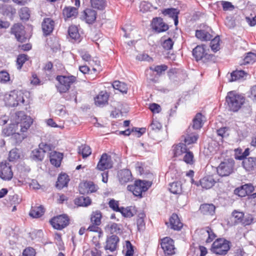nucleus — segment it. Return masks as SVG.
I'll list each match as a JSON object with an SVG mask.
<instances>
[{
  "mask_svg": "<svg viewBox=\"0 0 256 256\" xmlns=\"http://www.w3.org/2000/svg\"><path fill=\"white\" fill-rule=\"evenodd\" d=\"M12 121L16 126L18 132L20 134H18L19 137L22 136L24 140L27 138L28 130L32 126L34 120L29 116L22 111L16 112L13 116Z\"/></svg>",
  "mask_w": 256,
  "mask_h": 256,
  "instance_id": "1",
  "label": "nucleus"
},
{
  "mask_svg": "<svg viewBox=\"0 0 256 256\" xmlns=\"http://www.w3.org/2000/svg\"><path fill=\"white\" fill-rule=\"evenodd\" d=\"M245 102V98L236 91H230L226 96V104L230 111L238 112Z\"/></svg>",
  "mask_w": 256,
  "mask_h": 256,
  "instance_id": "2",
  "label": "nucleus"
},
{
  "mask_svg": "<svg viewBox=\"0 0 256 256\" xmlns=\"http://www.w3.org/2000/svg\"><path fill=\"white\" fill-rule=\"evenodd\" d=\"M56 80L58 82L56 88L60 94L68 92L72 86L77 82L76 77L71 74L58 75Z\"/></svg>",
  "mask_w": 256,
  "mask_h": 256,
  "instance_id": "3",
  "label": "nucleus"
},
{
  "mask_svg": "<svg viewBox=\"0 0 256 256\" xmlns=\"http://www.w3.org/2000/svg\"><path fill=\"white\" fill-rule=\"evenodd\" d=\"M235 162L232 158H228L220 162L216 168V172L221 177L229 176L234 172Z\"/></svg>",
  "mask_w": 256,
  "mask_h": 256,
  "instance_id": "4",
  "label": "nucleus"
},
{
  "mask_svg": "<svg viewBox=\"0 0 256 256\" xmlns=\"http://www.w3.org/2000/svg\"><path fill=\"white\" fill-rule=\"evenodd\" d=\"M230 249V242L224 238H217L210 249L212 252L218 255H225Z\"/></svg>",
  "mask_w": 256,
  "mask_h": 256,
  "instance_id": "5",
  "label": "nucleus"
},
{
  "mask_svg": "<svg viewBox=\"0 0 256 256\" xmlns=\"http://www.w3.org/2000/svg\"><path fill=\"white\" fill-rule=\"evenodd\" d=\"M151 184L150 182L148 181L136 180L134 184L128 185L127 189L134 196L142 197V193L146 192L151 186Z\"/></svg>",
  "mask_w": 256,
  "mask_h": 256,
  "instance_id": "6",
  "label": "nucleus"
},
{
  "mask_svg": "<svg viewBox=\"0 0 256 256\" xmlns=\"http://www.w3.org/2000/svg\"><path fill=\"white\" fill-rule=\"evenodd\" d=\"M2 134L4 136H11L12 140L16 144H19L24 140L22 136H18L20 134L16 126L12 122L4 127L2 130Z\"/></svg>",
  "mask_w": 256,
  "mask_h": 256,
  "instance_id": "7",
  "label": "nucleus"
},
{
  "mask_svg": "<svg viewBox=\"0 0 256 256\" xmlns=\"http://www.w3.org/2000/svg\"><path fill=\"white\" fill-rule=\"evenodd\" d=\"M10 32L11 34L14 35L16 40L20 43L26 42L28 40L25 27L20 23L14 24L10 28Z\"/></svg>",
  "mask_w": 256,
  "mask_h": 256,
  "instance_id": "8",
  "label": "nucleus"
},
{
  "mask_svg": "<svg viewBox=\"0 0 256 256\" xmlns=\"http://www.w3.org/2000/svg\"><path fill=\"white\" fill-rule=\"evenodd\" d=\"M70 219L66 214H60L54 216L50 220L52 228L57 230H62L70 224Z\"/></svg>",
  "mask_w": 256,
  "mask_h": 256,
  "instance_id": "9",
  "label": "nucleus"
},
{
  "mask_svg": "<svg viewBox=\"0 0 256 256\" xmlns=\"http://www.w3.org/2000/svg\"><path fill=\"white\" fill-rule=\"evenodd\" d=\"M198 138V134L194 132L190 126L186 130L180 137L182 143L187 148L188 146L190 148V146L196 144Z\"/></svg>",
  "mask_w": 256,
  "mask_h": 256,
  "instance_id": "10",
  "label": "nucleus"
},
{
  "mask_svg": "<svg viewBox=\"0 0 256 256\" xmlns=\"http://www.w3.org/2000/svg\"><path fill=\"white\" fill-rule=\"evenodd\" d=\"M24 93L22 90H14L10 92L8 98V103L10 106H16L24 104Z\"/></svg>",
  "mask_w": 256,
  "mask_h": 256,
  "instance_id": "11",
  "label": "nucleus"
},
{
  "mask_svg": "<svg viewBox=\"0 0 256 256\" xmlns=\"http://www.w3.org/2000/svg\"><path fill=\"white\" fill-rule=\"evenodd\" d=\"M12 165L7 160L0 162V178L4 180H10L13 177Z\"/></svg>",
  "mask_w": 256,
  "mask_h": 256,
  "instance_id": "12",
  "label": "nucleus"
},
{
  "mask_svg": "<svg viewBox=\"0 0 256 256\" xmlns=\"http://www.w3.org/2000/svg\"><path fill=\"white\" fill-rule=\"evenodd\" d=\"M113 167V162L111 156L106 153H104L96 165V168L100 171L110 169Z\"/></svg>",
  "mask_w": 256,
  "mask_h": 256,
  "instance_id": "13",
  "label": "nucleus"
},
{
  "mask_svg": "<svg viewBox=\"0 0 256 256\" xmlns=\"http://www.w3.org/2000/svg\"><path fill=\"white\" fill-rule=\"evenodd\" d=\"M98 187L92 181L81 182L78 186V190L82 194H88L96 192Z\"/></svg>",
  "mask_w": 256,
  "mask_h": 256,
  "instance_id": "14",
  "label": "nucleus"
},
{
  "mask_svg": "<svg viewBox=\"0 0 256 256\" xmlns=\"http://www.w3.org/2000/svg\"><path fill=\"white\" fill-rule=\"evenodd\" d=\"M198 232L199 238L202 240H204L206 243H210L216 237L213 230L209 226L202 228Z\"/></svg>",
  "mask_w": 256,
  "mask_h": 256,
  "instance_id": "15",
  "label": "nucleus"
},
{
  "mask_svg": "<svg viewBox=\"0 0 256 256\" xmlns=\"http://www.w3.org/2000/svg\"><path fill=\"white\" fill-rule=\"evenodd\" d=\"M218 182H220V180L216 178L214 174L206 175L204 176L199 181L200 184L202 188L206 190L210 189L214 186L216 183Z\"/></svg>",
  "mask_w": 256,
  "mask_h": 256,
  "instance_id": "16",
  "label": "nucleus"
},
{
  "mask_svg": "<svg viewBox=\"0 0 256 256\" xmlns=\"http://www.w3.org/2000/svg\"><path fill=\"white\" fill-rule=\"evenodd\" d=\"M160 246L166 254L172 255L175 253L174 241L170 237H165L160 240Z\"/></svg>",
  "mask_w": 256,
  "mask_h": 256,
  "instance_id": "17",
  "label": "nucleus"
},
{
  "mask_svg": "<svg viewBox=\"0 0 256 256\" xmlns=\"http://www.w3.org/2000/svg\"><path fill=\"white\" fill-rule=\"evenodd\" d=\"M117 178L119 182L122 185H125L133 180L132 172L128 169H122L118 171Z\"/></svg>",
  "mask_w": 256,
  "mask_h": 256,
  "instance_id": "18",
  "label": "nucleus"
},
{
  "mask_svg": "<svg viewBox=\"0 0 256 256\" xmlns=\"http://www.w3.org/2000/svg\"><path fill=\"white\" fill-rule=\"evenodd\" d=\"M166 224L168 227L174 230H180L183 224L181 222L178 214L174 213L172 214L169 218V222H166Z\"/></svg>",
  "mask_w": 256,
  "mask_h": 256,
  "instance_id": "19",
  "label": "nucleus"
},
{
  "mask_svg": "<svg viewBox=\"0 0 256 256\" xmlns=\"http://www.w3.org/2000/svg\"><path fill=\"white\" fill-rule=\"evenodd\" d=\"M97 12L92 8H86L82 14V19L88 24H92L96 22Z\"/></svg>",
  "mask_w": 256,
  "mask_h": 256,
  "instance_id": "20",
  "label": "nucleus"
},
{
  "mask_svg": "<svg viewBox=\"0 0 256 256\" xmlns=\"http://www.w3.org/2000/svg\"><path fill=\"white\" fill-rule=\"evenodd\" d=\"M254 190V186L250 184H246L235 189L234 194L240 197H244L250 194Z\"/></svg>",
  "mask_w": 256,
  "mask_h": 256,
  "instance_id": "21",
  "label": "nucleus"
},
{
  "mask_svg": "<svg viewBox=\"0 0 256 256\" xmlns=\"http://www.w3.org/2000/svg\"><path fill=\"white\" fill-rule=\"evenodd\" d=\"M152 25V28L158 32H165L168 29V26L165 24L162 18H154Z\"/></svg>",
  "mask_w": 256,
  "mask_h": 256,
  "instance_id": "22",
  "label": "nucleus"
},
{
  "mask_svg": "<svg viewBox=\"0 0 256 256\" xmlns=\"http://www.w3.org/2000/svg\"><path fill=\"white\" fill-rule=\"evenodd\" d=\"M120 242V238L116 235H112L108 236L106 240V244L104 248L106 250H109L110 252H114L116 250L118 243Z\"/></svg>",
  "mask_w": 256,
  "mask_h": 256,
  "instance_id": "23",
  "label": "nucleus"
},
{
  "mask_svg": "<svg viewBox=\"0 0 256 256\" xmlns=\"http://www.w3.org/2000/svg\"><path fill=\"white\" fill-rule=\"evenodd\" d=\"M54 22L50 18H44L42 24V30L44 36L50 35L53 31Z\"/></svg>",
  "mask_w": 256,
  "mask_h": 256,
  "instance_id": "24",
  "label": "nucleus"
},
{
  "mask_svg": "<svg viewBox=\"0 0 256 256\" xmlns=\"http://www.w3.org/2000/svg\"><path fill=\"white\" fill-rule=\"evenodd\" d=\"M63 156L62 153L55 150L52 151L49 154V158L51 164L56 168L60 167L63 158Z\"/></svg>",
  "mask_w": 256,
  "mask_h": 256,
  "instance_id": "25",
  "label": "nucleus"
},
{
  "mask_svg": "<svg viewBox=\"0 0 256 256\" xmlns=\"http://www.w3.org/2000/svg\"><path fill=\"white\" fill-rule=\"evenodd\" d=\"M105 230L112 235H116L122 234L123 228L122 224L112 222L106 226Z\"/></svg>",
  "mask_w": 256,
  "mask_h": 256,
  "instance_id": "26",
  "label": "nucleus"
},
{
  "mask_svg": "<svg viewBox=\"0 0 256 256\" xmlns=\"http://www.w3.org/2000/svg\"><path fill=\"white\" fill-rule=\"evenodd\" d=\"M242 166L248 172H252L255 170L256 169V158L249 157L244 159Z\"/></svg>",
  "mask_w": 256,
  "mask_h": 256,
  "instance_id": "27",
  "label": "nucleus"
},
{
  "mask_svg": "<svg viewBox=\"0 0 256 256\" xmlns=\"http://www.w3.org/2000/svg\"><path fill=\"white\" fill-rule=\"evenodd\" d=\"M0 10L3 16L12 19L16 13V9L12 5L3 4L0 8Z\"/></svg>",
  "mask_w": 256,
  "mask_h": 256,
  "instance_id": "28",
  "label": "nucleus"
},
{
  "mask_svg": "<svg viewBox=\"0 0 256 256\" xmlns=\"http://www.w3.org/2000/svg\"><path fill=\"white\" fill-rule=\"evenodd\" d=\"M216 207L212 204H203L200 206L199 211L204 214L206 216H212L215 213Z\"/></svg>",
  "mask_w": 256,
  "mask_h": 256,
  "instance_id": "29",
  "label": "nucleus"
},
{
  "mask_svg": "<svg viewBox=\"0 0 256 256\" xmlns=\"http://www.w3.org/2000/svg\"><path fill=\"white\" fill-rule=\"evenodd\" d=\"M109 95L106 91H101L94 98L95 104L99 106H102L108 103Z\"/></svg>",
  "mask_w": 256,
  "mask_h": 256,
  "instance_id": "30",
  "label": "nucleus"
},
{
  "mask_svg": "<svg viewBox=\"0 0 256 256\" xmlns=\"http://www.w3.org/2000/svg\"><path fill=\"white\" fill-rule=\"evenodd\" d=\"M188 148L182 142L174 145L172 149L173 156L176 158L182 156L184 154L186 151L188 150Z\"/></svg>",
  "mask_w": 256,
  "mask_h": 256,
  "instance_id": "31",
  "label": "nucleus"
},
{
  "mask_svg": "<svg viewBox=\"0 0 256 256\" xmlns=\"http://www.w3.org/2000/svg\"><path fill=\"white\" fill-rule=\"evenodd\" d=\"M44 212L45 209L42 206H32L29 215L33 218H39L44 214Z\"/></svg>",
  "mask_w": 256,
  "mask_h": 256,
  "instance_id": "32",
  "label": "nucleus"
},
{
  "mask_svg": "<svg viewBox=\"0 0 256 256\" xmlns=\"http://www.w3.org/2000/svg\"><path fill=\"white\" fill-rule=\"evenodd\" d=\"M162 14L164 16H168L174 20V24L176 26L178 24V14L179 12L174 8H168L164 9L162 10Z\"/></svg>",
  "mask_w": 256,
  "mask_h": 256,
  "instance_id": "33",
  "label": "nucleus"
},
{
  "mask_svg": "<svg viewBox=\"0 0 256 256\" xmlns=\"http://www.w3.org/2000/svg\"><path fill=\"white\" fill-rule=\"evenodd\" d=\"M206 52L204 45L197 46L192 50L193 56L196 61L202 60Z\"/></svg>",
  "mask_w": 256,
  "mask_h": 256,
  "instance_id": "34",
  "label": "nucleus"
},
{
  "mask_svg": "<svg viewBox=\"0 0 256 256\" xmlns=\"http://www.w3.org/2000/svg\"><path fill=\"white\" fill-rule=\"evenodd\" d=\"M196 36L202 41H208L212 40L213 36L207 31L204 30H196Z\"/></svg>",
  "mask_w": 256,
  "mask_h": 256,
  "instance_id": "35",
  "label": "nucleus"
},
{
  "mask_svg": "<svg viewBox=\"0 0 256 256\" xmlns=\"http://www.w3.org/2000/svg\"><path fill=\"white\" fill-rule=\"evenodd\" d=\"M204 116L201 113H198L192 120V128L194 130H200L204 124L203 118Z\"/></svg>",
  "mask_w": 256,
  "mask_h": 256,
  "instance_id": "36",
  "label": "nucleus"
},
{
  "mask_svg": "<svg viewBox=\"0 0 256 256\" xmlns=\"http://www.w3.org/2000/svg\"><path fill=\"white\" fill-rule=\"evenodd\" d=\"M69 180L68 176L66 174H60L58 178L56 186L58 188H62L68 186Z\"/></svg>",
  "mask_w": 256,
  "mask_h": 256,
  "instance_id": "37",
  "label": "nucleus"
},
{
  "mask_svg": "<svg viewBox=\"0 0 256 256\" xmlns=\"http://www.w3.org/2000/svg\"><path fill=\"white\" fill-rule=\"evenodd\" d=\"M182 160L187 164L190 166L194 164L195 163L194 154L188 148L184 152Z\"/></svg>",
  "mask_w": 256,
  "mask_h": 256,
  "instance_id": "38",
  "label": "nucleus"
},
{
  "mask_svg": "<svg viewBox=\"0 0 256 256\" xmlns=\"http://www.w3.org/2000/svg\"><path fill=\"white\" fill-rule=\"evenodd\" d=\"M102 217V214L100 210H96L92 212L90 214V222L92 224L100 225Z\"/></svg>",
  "mask_w": 256,
  "mask_h": 256,
  "instance_id": "39",
  "label": "nucleus"
},
{
  "mask_svg": "<svg viewBox=\"0 0 256 256\" xmlns=\"http://www.w3.org/2000/svg\"><path fill=\"white\" fill-rule=\"evenodd\" d=\"M78 14V8L74 7H66L63 10V15L66 18L76 17Z\"/></svg>",
  "mask_w": 256,
  "mask_h": 256,
  "instance_id": "40",
  "label": "nucleus"
},
{
  "mask_svg": "<svg viewBox=\"0 0 256 256\" xmlns=\"http://www.w3.org/2000/svg\"><path fill=\"white\" fill-rule=\"evenodd\" d=\"M30 57L26 54H20L18 56L16 65L18 70H20L23 66L24 64L26 62L29 60Z\"/></svg>",
  "mask_w": 256,
  "mask_h": 256,
  "instance_id": "41",
  "label": "nucleus"
},
{
  "mask_svg": "<svg viewBox=\"0 0 256 256\" xmlns=\"http://www.w3.org/2000/svg\"><path fill=\"white\" fill-rule=\"evenodd\" d=\"M112 85L114 89L119 90L122 94L127 93L128 88L127 85L125 83L118 80H115L113 82Z\"/></svg>",
  "mask_w": 256,
  "mask_h": 256,
  "instance_id": "42",
  "label": "nucleus"
},
{
  "mask_svg": "<svg viewBox=\"0 0 256 256\" xmlns=\"http://www.w3.org/2000/svg\"><path fill=\"white\" fill-rule=\"evenodd\" d=\"M169 190L170 192L180 194L182 193V186L180 182H174L170 184Z\"/></svg>",
  "mask_w": 256,
  "mask_h": 256,
  "instance_id": "43",
  "label": "nucleus"
},
{
  "mask_svg": "<svg viewBox=\"0 0 256 256\" xmlns=\"http://www.w3.org/2000/svg\"><path fill=\"white\" fill-rule=\"evenodd\" d=\"M78 152L84 158L91 154L92 150L88 146L82 144L79 146Z\"/></svg>",
  "mask_w": 256,
  "mask_h": 256,
  "instance_id": "44",
  "label": "nucleus"
},
{
  "mask_svg": "<svg viewBox=\"0 0 256 256\" xmlns=\"http://www.w3.org/2000/svg\"><path fill=\"white\" fill-rule=\"evenodd\" d=\"M120 212L124 218H132L134 216V210L132 206L120 207Z\"/></svg>",
  "mask_w": 256,
  "mask_h": 256,
  "instance_id": "45",
  "label": "nucleus"
},
{
  "mask_svg": "<svg viewBox=\"0 0 256 256\" xmlns=\"http://www.w3.org/2000/svg\"><path fill=\"white\" fill-rule=\"evenodd\" d=\"M246 73L244 70H235L232 72L230 74V82H232L238 80L241 78L244 77Z\"/></svg>",
  "mask_w": 256,
  "mask_h": 256,
  "instance_id": "46",
  "label": "nucleus"
},
{
  "mask_svg": "<svg viewBox=\"0 0 256 256\" xmlns=\"http://www.w3.org/2000/svg\"><path fill=\"white\" fill-rule=\"evenodd\" d=\"M20 154L18 149L14 148L10 150L8 154V160L10 162H14L20 158Z\"/></svg>",
  "mask_w": 256,
  "mask_h": 256,
  "instance_id": "47",
  "label": "nucleus"
},
{
  "mask_svg": "<svg viewBox=\"0 0 256 256\" xmlns=\"http://www.w3.org/2000/svg\"><path fill=\"white\" fill-rule=\"evenodd\" d=\"M70 36L74 40H78L80 37L78 28L75 26H70L68 30Z\"/></svg>",
  "mask_w": 256,
  "mask_h": 256,
  "instance_id": "48",
  "label": "nucleus"
},
{
  "mask_svg": "<svg viewBox=\"0 0 256 256\" xmlns=\"http://www.w3.org/2000/svg\"><path fill=\"white\" fill-rule=\"evenodd\" d=\"M90 3L93 8L98 10H103L106 6L105 0H90Z\"/></svg>",
  "mask_w": 256,
  "mask_h": 256,
  "instance_id": "49",
  "label": "nucleus"
},
{
  "mask_svg": "<svg viewBox=\"0 0 256 256\" xmlns=\"http://www.w3.org/2000/svg\"><path fill=\"white\" fill-rule=\"evenodd\" d=\"M139 8L140 12L143 13H146L151 11L152 5L149 2L142 1L140 3Z\"/></svg>",
  "mask_w": 256,
  "mask_h": 256,
  "instance_id": "50",
  "label": "nucleus"
},
{
  "mask_svg": "<svg viewBox=\"0 0 256 256\" xmlns=\"http://www.w3.org/2000/svg\"><path fill=\"white\" fill-rule=\"evenodd\" d=\"M220 38L218 36H215L212 40L210 46L214 52H216L220 49Z\"/></svg>",
  "mask_w": 256,
  "mask_h": 256,
  "instance_id": "51",
  "label": "nucleus"
},
{
  "mask_svg": "<svg viewBox=\"0 0 256 256\" xmlns=\"http://www.w3.org/2000/svg\"><path fill=\"white\" fill-rule=\"evenodd\" d=\"M168 68V66L166 64H161L155 66L154 67H150V69L154 72H156V74L160 76L162 74V73L165 71H166Z\"/></svg>",
  "mask_w": 256,
  "mask_h": 256,
  "instance_id": "52",
  "label": "nucleus"
},
{
  "mask_svg": "<svg viewBox=\"0 0 256 256\" xmlns=\"http://www.w3.org/2000/svg\"><path fill=\"white\" fill-rule=\"evenodd\" d=\"M124 250H126V256H133L134 253V246L129 240L126 241Z\"/></svg>",
  "mask_w": 256,
  "mask_h": 256,
  "instance_id": "53",
  "label": "nucleus"
},
{
  "mask_svg": "<svg viewBox=\"0 0 256 256\" xmlns=\"http://www.w3.org/2000/svg\"><path fill=\"white\" fill-rule=\"evenodd\" d=\"M45 154L39 148L33 151V158L34 160L42 161L44 157Z\"/></svg>",
  "mask_w": 256,
  "mask_h": 256,
  "instance_id": "54",
  "label": "nucleus"
},
{
  "mask_svg": "<svg viewBox=\"0 0 256 256\" xmlns=\"http://www.w3.org/2000/svg\"><path fill=\"white\" fill-rule=\"evenodd\" d=\"M20 16L22 20H27L29 18L30 14L28 8L24 7L20 8L19 12Z\"/></svg>",
  "mask_w": 256,
  "mask_h": 256,
  "instance_id": "55",
  "label": "nucleus"
},
{
  "mask_svg": "<svg viewBox=\"0 0 256 256\" xmlns=\"http://www.w3.org/2000/svg\"><path fill=\"white\" fill-rule=\"evenodd\" d=\"M99 224L92 223V224L86 230L100 234V236L103 235V232L102 228L99 227Z\"/></svg>",
  "mask_w": 256,
  "mask_h": 256,
  "instance_id": "56",
  "label": "nucleus"
},
{
  "mask_svg": "<svg viewBox=\"0 0 256 256\" xmlns=\"http://www.w3.org/2000/svg\"><path fill=\"white\" fill-rule=\"evenodd\" d=\"M256 60V55L252 52H249L245 56L244 61V64H253Z\"/></svg>",
  "mask_w": 256,
  "mask_h": 256,
  "instance_id": "57",
  "label": "nucleus"
},
{
  "mask_svg": "<svg viewBox=\"0 0 256 256\" xmlns=\"http://www.w3.org/2000/svg\"><path fill=\"white\" fill-rule=\"evenodd\" d=\"M10 80V76L8 72L6 70L0 72V82L6 84Z\"/></svg>",
  "mask_w": 256,
  "mask_h": 256,
  "instance_id": "58",
  "label": "nucleus"
},
{
  "mask_svg": "<svg viewBox=\"0 0 256 256\" xmlns=\"http://www.w3.org/2000/svg\"><path fill=\"white\" fill-rule=\"evenodd\" d=\"M109 207L112 208L114 211L116 212H119L120 211V208L118 206V202L116 200L114 199L110 200L108 202Z\"/></svg>",
  "mask_w": 256,
  "mask_h": 256,
  "instance_id": "59",
  "label": "nucleus"
},
{
  "mask_svg": "<svg viewBox=\"0 0 256 256\" xmlns=\"http://www.w3.org/2000/svg\"><path fill=\"white\" fill-rule=\"evenodd\" d=\"M174 44L173 40L170 38H168L163 42L162 46L164 50H170L172 49Z\"/></svg>",
  "mask_w": 256,
  "mask_h": 256,
  "instance_id": "60",
  "label": "nucleus"
},
{
  "mask_svg": "<svg viewBox=\"0 0 256 256\" xmlns=\"http://www.w3.org/2000/svg\"><path fill=\"white\" fill-rule=\"evenodd\" d=\"M232 216L234 218V222L236 223H241L244 218V213L242 212L234 210L232 212Z\"/></svg>",
  "mask_w": 256,
  "mask_h": 256,
  "instance_id": "61",
  "label": "nucleus"
},
{
  "mask_svg": "<svg viewBox=\"0 0 256 256\" xmlns=\"http://www.w3.org/2000/svg\"><path fill=\"white\" fill-rule=\"evenodd\" d=\"M36 250L32 247H27L22 252V256H36Z\"/></svg>",
  "mask_w": 256,
  "mask_h": 256,
  "instance_id": "62",
  "label": "nucleus"
},
{
  "mask_svg": "<svg viewBox=\"0 0 256 256\" xmlns=\"http://www.w3.org/2000/svg\"><path fill=\"white\" fill-rule=\"evenodd\" d=\"M150 128L152 130L156 132L162 128V124L158 121L153 120L150 125Z\"/></svg>",
  "mask_w": 256,
  "mask_h": 256,
  "instance_id": "63",
  "label": "nucleus"
},
{
  "mask_svg": "<svg viewBox=\"0 0 256 256\" xmlns=\"http://www.w3.org/2000/svg\"><path fill=\"white\" fill-rule=\"evenodd\" d=\"M44 154L46 152H50L52 150V146L44 142H42L39 144V148Z\"/></svg>",
  "mask_w": 256,
  "mask_h": 256,
  "instance_id": "64",
  "label": "nucleus"
}]
</instances>
